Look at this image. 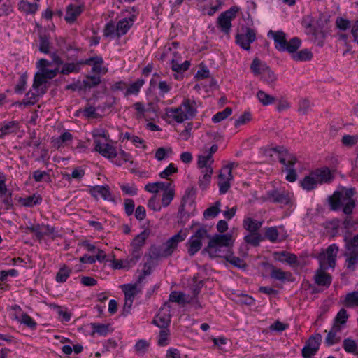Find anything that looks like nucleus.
Segmentation results:
<instances>
[{
	"label": "nucleus",
	"instance_id": "obj_1",
	"mask_svg": "<svg viewBox=\"0 0 358 358\" xmlns=\"http://www.w3.org/2000/svg\"><path fill=\"white\" fill-rule=\"evenodd\" d=\"M338 250V247L336 244H331L317 255L320 267L316 270L313 277L317 285L325 287L330 286L332 277L326 271L328 268L335 267Z\"/></svg>",
	"mask_w": 358,
	"mask_h": 358
},
{
	"label": "nucleus",
	"instance_id": "obj_2",
	"mask_svg": "<svg viewBox=\"0 0 358 358\" xmlns=\"http://www.w3.org/2000/svg\"><path fill=\"white\" fill-rule=\"evenodd\" d=\"M355 192V189L352 188L334 192L328 199L331 209L338 210L343 207V212L345 215L352 214L355 207V201L352 199Z\"/></svg>",
	"mask_w": 358,
	"mask_h": 358
},
{
	"label": "nucleus",
	"instance_id": "obj_3",
	"mask_svg": "<svg viewBox=\"0 0 358 358\" xmlns=\"http://www.w3.org/2000/svg\"><path fill=\"white\" fill-rule=\"evenodd\" d=\"M196 104L194 100L185 99L177 108H166L165 115L168 119L182 123L187 120L192 119L196 115Z\"/></svg>",
	"mask_w": 358,
	"mask_h": 358
},
{
	"label": "nucleus",
	"instance_id": "obj_4",
	"mask_svg": "<svg viewBox=\"0 0 358 358\" xmlns=\"http://www.w3.org/2000/svg\"><path fill=\"white\" fill-rule=\"evenodd\" d=\"M178 45L177 42H172L170 44L166 45L160 55L159 59L169 62L173 71L182 73L189 69L190 62L186 60L182 63H180L182 57L178 51Z\"/></svg>",
	"mask_w": 358,
	"mask_h": 358
},
{
	"label": "nucleus",
	"instance_id": "obj_5",
	"mask_svg": "<svg viewBox=\"0 0 358 358\" xmlns=\"http://www.w3.org/2000/svg\"><path fill=\"white\" fill-rule=\"evenodd\" d=\"M333 178L334 176L329 169L322 167L310 172L301 181V185L304 189L310 191L316 188L318 185L330 182Z\"/></svg>",
	"mask_w": 358,
	"mask_h": 358
},
{
	"label": "nucleus",
	"instance_id": "obj_6",
	"mask_svg": "<svg viewBox=\"0 0 358 358\" xmlns=\"http://www.w3.org/2000/svg\"><path fill=\"white\" fill-rule=\"evenodd\" d=\"M268 36L271 37L274 40L275 48L281 52H295L301 44V40L297 37H294L287 41L286 34L281 31H273L271 30L268 33Z\"/></svg>",
	"mask_w": 358,
	"mask_h": 358
},
{
	"label": "nucleus",
	"instance_id": "obj_7",
	"mask_svg": "<svg viewBox=\"0 0 358 358\" xmlns=\"http://www.w3.org/2000/svg\"><path fill=\"white\" fill-rule=\"evenodd\" d=\"M209 238L208 231L204 227H200L189 238L186 243L187 252L190 256L194 255L202 247V241Z\"/></svg>",
	"mask_w": 358,
	"mask_h": 358
},
{
	"label": "nucleus",
	"instance_id": "obj_8",
	"mask_svg": "<svg viewBox=\"0 0 358 358\" xmlns=\"http://www.w3.org/2000/svg\"><path fill=\"white\" fill-rule=\"evenodd\" d=\"M189 229L187 228L180 229L176 234L169 238L162 247L164 253L166 257L171 256L178 247L179 243L182 242L188 236Z\"/></svg>",
	"mask_w": 358,
	"mask_h": 358
},
{
	"label": "nucleus",
	"instance_id": "obj_9",
	"mask_svg": "<svg viewBox=\"0 0 358 358\" xmlns=\"http://www.w3.org/2000/svg\"><path fill=\"white\" fill-rule=\"evenodd\" d=\"M59 71V68L57 67L54 69H43L38 71L35 76L33 83V90L38 91L44 90L43 85L45 84L48 79L55 78Z\"/></svg>",
	"mask_w": 358,
	"mask_h": 358
},
{
	"label": "nucleus",
	"instance_id": "obj_10",
	"mask_svg": "<svg viewBox=\"0 0 358 358\" xmlns=\"http://www.w3.org/2000/svg\"><path fill=\"white\" fill-rule=\"evenodd\" d=\"M237 8L233 7L221 13L217 18V24L222 31L229 34L231 27V20L236 17Z\"/></svg>",
	"mask_w": 358,
	"mask_h": 358
},
{
	"label": "nucleus",
	"instance_id": "obj_11",
	"mask_svg": "<svg viewBox=\"0 0 358 358\" xmlns=\"http://www.w3.org/2000/svg\"><path fill=\"white\" fill-rule=\"evenodd\" d=\"M256 39L255 31L248 27L243 29V33L237 34L236 37V43L244 50L250 49V43Z\"/></svg>",
	"mask_w": 358,
	"mask_h": 358
},
{
	"label": "nucleus",
	"instance_id": "obj_12",
	"mask_svg": "<svg viewBox=\"0 0 358 358\" xmlns=\"http://www.w3.org/2000/svg\"><path fill=\"white\" fill-rule=\"evenodd\" d=\"M209 242H210L211 248H214L213 247L215 244L229 251L230 249L232 248L234 242L233 235L230 233H227L225 234H215V236L211 237L209 236Z\"/></svg>",
	"mask_w": 358,
	"mask_h": 358
},
{
	"label": "nucleus",
	"instance_id": "obj_13",
	"mask_svg": "<svg viewBox=\"0 0 358 358\" xmlns=\"http://www.w3.org/2000/svg\"><path fill=\"white\" fill-rule=\"evenodd\" d=\"M321 341L322 336L320 334L312 336L302 349L303 357L310 358L314 355L320 348Z\"/></svg>",
	"mask_w": 358,
	"mask_h": 358
},
{
	"label": "nucleus",
	"instance_id": "obj_14",
	"mask_svg": "<svg viewBox=\"0 0 358 358\" xmlns=\"http://www.w3.org/2000/svg\"><path fill=\"white\" fill-rule=\"evenodd\" d=\"M171 306L166 303L160 308L159 313L153 320V323L160 328H167L171 322Z\"/></svg>",
	"mask_w": 358,
	"mask_h": 358
},
{
	"label": "nucleus",
	"instance_id": "obj_15",
	"mask_svg": "<svg viewBox=\"0 0 358 358\" xmlns=\"http://www.w3.org/2000/svg\"><path fill=\"white\" fill-rule=\"evenodd\" d=\"M232 179L233 176L232 173H230V169L228 167H223L220 170L217 182L220 194H223L227 192L231 187L230 181Z\"/></svg>",
	"mask_w": 358,
	"mask_h": 358
},
{
	"label": "nucleus",
	"instance_id": "obj_16",
	"mask_svg": "<svg viewBox=\"0 0 358 358\" xmlns=\"http://www.w3.org/2000/svg\"><path fill=\"white\" fill-rule=\"evenodd\" d=\"M95 150L99 152L103 157L113 159L117 156L116 149L107 142H102L101 139L94 141Z\"/></svg>",
	"mask_w": 358,
	"mask_h": 358
},
{
	"label": "nucleus",
	"instance_id": "obj_17",
	"mask_svg": "<svg viewBox=\"0 0 358 358\" xmlns=\"http://www.w3.org/2000/svg\"><path fill=\"white\" fill-rule=\"evenodd\" d=\"M81 64L92 66V71L97 74H105L108 69L103 66V60L101 57H92L81 61Z\"/></svg>",
	"mask_w": 358,
	"mask_h": 358
},
{
	"label": "nucleus",
	"instance_id": "obj_18",
	"mask_svg": "<svg viewBox=\"0 0 358 358\" xmlns=\"http://www.w3.org/2000/svg\"><path fill=\"white\" fill-rule=\"evenodd\" d=\"M344 257L345 258V268L349 271H354L358 265V251L345 248Z\"/></svg>",
	"mask_w": 358,
	"mask_h": 358
},
{
	"label": "nucleus",
	"instance_id": "obj_19",
	"mask_svg": "<svg viewBox=\"0 0 358 358\" xmlns=\"http://www.w3.org/2000/svg\"><path fill=\"white\" fill-rule=\"evenodd\" d=\"M90 192L92 194V195L96 199L101 197L104 200H112V195L109 187L108 185H98L93 187L90 188Z\"/></svg>",
	"mask_w": 358,
	"mask_h": 358
},
{
	"label": "nucleus",
	"instance_id": "obj_20",
	"mask_svg": "<svg viewBox=\"0 0 358 358\" xmlns=\"http://www.w3.org/2000/svg\"><path fill=\"white\" fill-rule=\"evenodd\" d=\"M134 15L120 20L116 25V35L120 37L124 35L134 24Z\"/></svg>",
	"mask_w": 358,
	"mask_h": 358
},
{
	"label": "nucleus",
	"instance_id": "obj_21",
	"mask_svg": "<svg viewBox=\"0 0 358 358\" xmlns=\"http://www.w3.org/2000/svg\"><path fill=\"white\" fill-rule=\"evenodd\" d=\"M82 6H74L70 4L66 10L65 20L69 23H73L83 12Z\"/></svg>",
	"mask_w": 358,
	"mask_h": 358
},
{
	"label": "nucleus",
	"instance_id": "obj_22",
	"mask_svg": "<svg viewBox=\"0 0 358 358\" xmlns=\"http://www.w3.org/2000/svg\"><path fill=\"white\" fill-rule=\"evenodd\" d=\"M270 197L275 203L288 204L292 199V194L286 191H273L270 194Z\"/></svg>",
	"mask_w": 358,
	"mask_h": 358
},
{
	"label": "nucleus",
	"instance_id": "obj_23",
	"mask_svg": "<svg viewBox=\"0 0 358 358\" xmlns=\"http://www.w3.org/2000/svg\"><path fill=\"white\" fill-rule=\"evenodd\" d=\"M284 151L285 148L283 147L265 148L262 149L264 156L272 159L273 153L278 154L280 162L285 164L286 159L284 157Z\"/></svg>",
	"mask_w": 358,
	"mask_h": 358
},
{
	"label": "nucleus",
	"instance_id": "obj_24",
	"mask_svg": "<svg viewBox=\"0 0 358 358\" xmlns=\"http://www.w3.org/2000/svg\"><path fill=\"white\" fill-rule=\"evenodd\" d=\"M213 248H214L210 247V242H208V246L205 248V250L211 257H219L225 258L226 254H229L230 252L229 250H227L218 245L215 244Z\"/></svg>",
	"mask_w": 358,
	"mask_h": 358
},
{
	"label": "nucleus",
	"instance_id": "obj_25",
	"mask_svg": "<svg viewBox=\"0 0 358 358\" xmlns=\"http://www.w3.org/2000/svg\"><path fill=\"white\" fill-rule=\"evenodd\" d=\"M269 68L264 62L260 61L258 58H255L251 64L250 69L252 72L259 77Z\"/></svg>",
	"mask_w": 358,
	"mask_h": 358
},
{
	"label": "nucleus",
	"instance_id": "obj_26",
	"mask_svg": "<svg viewBox=\"0 0 358 358\" xmlns=\"http://www.w3.org/2000/svg\"><path fill=\"white\" fill-rule=\"evenodd\" d=\"M73 139V136L70 132H64L57 138H52V143L53 146L59 149L64 145H68L69 142H71Z\"/></svg>",
	"mask_w": 358,
	"mask_h": 358
},
{
	"label": "nucleus",
	"instance_id": "obj_27",
	"mask_svg": "<svg viewBox=\"0 0 358 358\" xmlns=\"http://www.w3.org/2000/svg\"><path fill=\"white\" fill-rule=\"evenodd\" d=\"M213 172V168H207L201 171V176L199 178V186L201 189H205L210 182L211 176Z\"/></svg>",
	"mask_w": 358,
	"mask_h": 358
},
{
	"label": "nucleus",
	"instance_id": "obj_28",
	"mask_svg": "<svg viewBox=\"0 0 358 358\" xmlns=\"http://www.w3.org/2000/svg\"><path fill=\"white\" fill-rule=\"evenodd\" d=\"M292 55V58L296 62L309 61L313 58V53L308 49H303L299 52H289Z\"/></svg>",
	"mask_w": 358,
	"mask_h": 358
},
{
	"label": "nucleus",
	"instance_id": "obj_29",
	"mask_svg": "<svg viewBox=\"0 0 358 358\" xmlns=\"http://www.w3.org/2000/svg\"><path fill=\"white\" fill-rule=\"evenodd\" d=\"M44 93L45 90H41L38 92L31 90L27 93L25 98L20 104L24 106L34 105L37 101L38 97Z\"/></svg>",
	"mask_w": 358,
	"mask_h": 358
},
{
	"label": "nucleus",
	"instance_id": "obj_30",
	"mask_svg": "<svg viewBox=\"0 0 358 358\" xmlns=\"http://www.w3.org/2000/svg\"><path fill=\"white\" fill-rule=\"evenodd\" d=\"M262 221H258L251 217L245 218L243 222L244 229L250 232H257L262 226Z\"/></svg>",
	"mask_w": 358,
	"mask_h": 358
},
{
	"label": "nucleus",
	"instance_id": "obj_31",
	"mask_svg": "<svg viewBox=\"0 0 358 358\" xmlns=\"http://www.w3.org/2000/svg\"><path fill=\"white\" fill-rule=\"evenodd\" d=\"M169 301L178 303L179 304L189 303L192 302V298L187 296L181 292H172L169 295Z\"/></svg>",
	"mask_w": 358,
	"mask_h": 358
},
{
	"label": "nucleus",
	"instance_id": "obj_32",
	"mask_svg": "<svg viewBox=\"0 0 358 358\" xmlns=\"http://www.w3.org/2000/svg\"><path fill=\"white\" fill-rule=\"evenodd\" d=\"M268 266L271 269V277L275 280L284 281L292 275L291 273L285 272L280 268H278L273 265L269 264Z\"/></svg>",
	"mask_w": 358,
	"mask_h": 358
},
{
	"label": "nucleus",
	"instance_id": "obj_33",
	"mask_svg": "<svg viewBox=\"0 0 358 358\" xmlns=\"http://www.w3.org/2000/svg\"><path fill=\"white\" fill-rule=\"evenodd\" d=\"M213 162V158L210 156V155H199L198 156L197 166L201 171L203 169H207L208 167L213 168L212 164Z\"/></svg>",
	"mask_w": 358,
	"mask_h": 358
},
{
	"label": "nucleus",
	"instance_id": "obj_34",
	"mask_svg": "<svg viewBox=\"0 0 358 358\" xmlns=\"http://www.w3.org/2000/svg\"><path fill=\"white\" fill-rule=\"evenodd\" d=\"M175 195L174 189L170 184L166 188L163 190L162 197V206L167 207L173 199Z\"/></svg>",
	"mask_w": 358,
	"mask_h": 358
},
{
	"label": "nucleus",
	"instance_id": "obj_35",
	"mask_svg": "<svg viewBox=\"0 0 358 358\" xmlns=\"http://www.w3.org/2000/svg\"><path fill=\"white\" fill-rule=\"evenodd\" d=\"M13 317L31 329H35L36 327V322L27 313H22L21 315L15 313Z\"/></svg>",
	"mask_w": 358,
	"mask_h": 358
},
{
	"label": "nucleus",
	"instance_id": "obj_36",
	"mask_svg": "<svg viewBox=\"0 0 358 358\" xmlns=\"http://www.w3.org/2000/svg\"><path fill=\"white\" fill-rule=\"evenodd\" d=\"M91 327L93 329L92 336L97 334L99 336H105L109 332L110 324H108L92 323Z\"/></svg>",
	"mask_w": 358,
	"mask_h": 358
},
{
	"label": "nucleus",
	"instance_id": "obj_37",
	"mask_svg": "<svg viewBox=\"0 0 358 358\" xmlns=\"http://www.w3.org/2000/svg\"><path fill=\"white\" fill-rule=\"evenodd\" d=\"M221 201H217L213 206H210L206 209L203 212V217L206 219L214 218L220 212Z\"/></svg>",
	"mask_w": 358,
	"mask_h": 358
},
{
	"label": "nucleus",
	"instance_id": "obj_38",
	"mask_svg": "<svg viewBox=\"0 0 358 358\" xmlns=\"http://www.w3.org/2000/svg\"><path fill=\"white\" fill-rule=\"evenodd\" d=\"M149 236V232L147 231H143L137 235L133 240L131 243L132 248H141L145 243L146 239Z\"/></svg>",
	"mask_w": 358,
	"mask_h": 358
},
{
	"label": "nucleus",
	"instance_id": "obj_39",
	"mask_svg": "<svg viewBox=\"0 0 358 358\" xmlns=\"http://www.w3.org/2000/svg\"><path fill=\"white\" fill-rule=\"evenodd\" d=\"M226 260L229 262L231 264L237 267L238 268L245 269L246 268V264L243 261V259L234 256L230 252L229 254H226L225 255Z\"/></svg>",
	"mask_w": 358,
	"mask_h": 358
},
{
	"label": "nucleus",
	"instance_id": "obj_40",
	"mask_svg": "<svg viewBox=\"0 0 358 358\" xmlns=\"http://www.w3.org/2000/svg\"><path fill=\"white\" fill-rule=\"evenodd\" d=\"M344 305L347 308H358V292L348 293L345 296Z\"/></svg>",
	"mask_w": 358,
	"mask_h": 358
},
{
	"label": "nucleus",
	"instance_id": "obj_41",
	"mask_svg": "<svg viewBox=\"0 0 358 358\" xmlns=\"http://www.w3.org/2000/svg\"><path fill=\"white\" fill-rule=\"evenodd\" d=\"M170 184H171L170 182H164L148 183L145 185V189L151 193H157L159 190L163 191Z\"/></svg>",
	"mask_w": 358,
	"mask_h": 358
},
{
	"label": "nucleus",
	"instance_id": "obj_42",
	"mask_svg": "<svg viewBox=\"0 0 358 358\" xmlns=\"http://www.w3.org/2000/svg\"><path fill=\"white\" fill-rule=\"evenodd\" d=\"M71 268L66 265L63 264L56 275V281L57 282H64L71 273Z\"/></svg>",
	"mask_w": 358,
	"mask_h": 358
},
{
	"label": "nucleus",
	"instance_id": "obj_43",
	"mask_svg": "<svg viewBox=\"0 0 358 358\" xmlns=\"http://www.w3.org/2000/svg\"><path fill=\"white\" fill-rule=\"evenodd\" d=\"M17 129V123L11 121L8 123L0 124V138L3 137L5 135L14 132Z\"/></svg>",
	"mask_w": 358,
	"mask_h": 358
},
{
	"label": "nucleus",
	"instance_id": "obj_44",
	"mask_svg": "<svg viewBox=\"0 0 358 358\" xmlns=\"http://www.w3.org/2000/svg\"><path fill=\"white\" fill-rule=\"evenodd\" d=\"M122 289L124 293V298L134 300L138 293L136 285H123Z\"/></svg>",
	"mask_w": 358,
	"mask_h": 358
},
{
	"label": "nucleus",
	"instance_id": "obj_45",
	"mask_svg": "<svg viewBox=\"0 0 358 358\" xmlns=\"http://www.w3.org/2000/svg\"><path fill=\"white\" fill-rule=\"evenodd\" d=\"M81 62L77 63H66L63 65L61 73L67 75L71 73H77L80 71Z\"/></svg>",
	"mask_w": 358,
	"mask_h": 358
},
{
	"label": "nucleus",
	"instance_id": "obj_46",
	"mask_svg": "<svg viewBox=\"0 0 358 358\" xmlns=\"http://www.w3.org/2000/svg\"><path fill=\"white\" fill-rule=\"evenodd\" d=\"M144 83L145 81L143 79H138L134 83L129 85L125 92V96H129L130 94H137Z\"/></svg>",
	"mask_w": 358,
	"mask_h": 358
},
{
	"label": "nucleus",
	"instance_id": "obj_47",
	"mask_svg": "<svg viewBox=\"0 0 358 358\" xmlns=\"http://www.w3.org/2000/svg\"><path fill=\"white\" fill-rule=\"evenodd\" d=\"M257 97L260 103L264 106H268L273 103L275 98L262 90H259L257 93Z\"/></svg>",
	"mask_w": 358,
	"mask_h": 358
},
{
	"label": "nucleus",
	"instance_id": "obj_48",
	"mask_svg": "<svg viewBox=\"0 0 358 358\" xmlns=\"http://www.w3.org/2000/svg\"><path fill=\"white\" fill-rule=\"evenodd\" d=\"M343 348L345 352L348 353L357 354V342L352 338H345L343 341Z\"/></svg>",
	"mask_w": 358,
	"mask_h": 358
},
{
	"label": "nucleus",
	"instance_id": "obj_49",
	"mask_svg": "<svg viewBox=\"0 0 358 358\" xmlns=\"http://www.w3.org/2000/svg\"><path fill=\"white\" fill-rule=\"evenodd\" d=\"M264 83L269 85H273L277 80V76L270 67L260 77Z\"/></svg>",
	"mask_w": 358,
	"mask_h": 358
},
{
	"label": "nucleus",
	"instance_id": "obj_50",
	"mask_svg": "<svg viewBox=\"0 0 358 358\" xmlns=\"http://www.w3.org/2000/svg\"><path fill=\"white\" fill-rule=\"evenodd\" d=\"M341 143L344 146L351 148L358 143V135H344L341 138Z\"/></svg>",
	"mask_w": 358,
	"mask_h": 358
},
{
	"label": "nucleus",
	"instance_id": "obj_51",
	"mask_svg": "<svg viewBox=\"0 0 358 358\" xmlns=\"http://www.w3.org/2000/svg\"><path fill=\"white\" fill-rule=\"evenodd\" d=\"M244 240L247 244H250L252 246L259 245L261 238L260 235L257 232H250L249 234L246 235Z\"/></svg>",
	"mask_w": 358,
	"mask_h": 358
},
{
	"label": "nucleus",
	"instance_id": "obj_52",
	"mask_svg": "<svg viewBox=\"0 0 358 358\" xmlns=\"http://www.w3.org/2000/svg\"><path fill=\"white\" fill-rule=\"evenodd\" d=\"M232 113V109L229 107H227L224 108V110L221 112L217 113L212 118V120L215 123L220 122L227 117H228L229 115H231Z\"/></svg>",
	"mask_w": 358,
	"mask_h": 358
},
{
	"label": "nucleus",
	"instance_id": "obj_53",
	"mask_svg": "<svg viewBox=\"0 0 358 358\" xmlns=\"http://www.w3.org/2000/svg\"><path fill=\"white\" fill-rule=\"evenodd\" d=\"M21 201L24 206L32 207L41 203V198L38 195L34 194L22 199Z\"/></svg>",
	"mask_w": 358,
	"mask_h": 358
},
{
	"label": "nucleus",
	"instance_id": "obj_54",
	"mask_svg": "<svg viewBox=\"0 0 358 358\" xmlns=\"http://www.w3.org/2000/svg\"><path fill=\"white\" fill-rule=\"evenodd\" d=\"M150 258L155 259L167 257L164 253L162 245L160 247L152 246L150 249Z\"/></svg>",
	"mask_w": 358,
	"mask_h": 358
},
{
	"label": "nucleus",
	"instance_id": "obj_55",
	"mask_svg": "<svg viewBox=\"0 0 358 358\" xmlns=\"http://www.w3.org/2000/svg\"><path fill=\"white\" fill-rule=\"evenodd\" d=\"M101 82V78L98 76H87L83 80V85L85 87L92 88L99 85Z\"/></svg>",
	"mask_w": 358,
	"mask_h": 358
},
{
	"label": "nucleus",
	"instance_id": "obj_56",
	"mask_svg": "<svg viewBox=\"0 0 358 358\" xmlns=\"http://www.w3.org/2000/svg\"><path fill=\"white\" fill-rule=\"evenodd\" d=\"M51 46L49 39L45 36H40L39 50L43 53H49L50 52Z\"/></svg>",
	"mask_w": 358,
	"mask_h": 358
},
{
	"label": "nucleus",
	"instance_id": "obj_57",
	"mask_svg": "<svg viewBox=\"0 0 358 358\" xmlns=\"http://www.w3.org/2000/svg\"><path fill=\"white\" fill-rule=\"evenodd\" d=\"M235 301L242 305L251 306L254 303V299L252 296L243 294L237 295Z\"/></svg>",
	"mask_w": 358,
	"mask_h": 358
},
{
	"label": "nucleus",
	"instance_id": "obj_58",
	"mask_svg": "<svg viewBox=\"0 0 358 358\" xmlns=\"http://www.w3.org/2000/svg\"><path fill=\"white\" fill-rule=\"evenodd\" d=\"M265 236L271 242L274 243L278 240L279 233L276 227H269L266 229Z\"/></svg>",
	"mask_w": 358,
	"mask_h": 358
},
{
	"label": "nucleus",
	"instance_id": "obj_59",
	"mask_svg": "<svg viewBox=\"0 0 358 358\" xmlns=\"http://www.w3.org/2000/svg\"><path fill=\"white\" fill-rule=\"evenodd\" d=\"M12 11V7L8 0H0V16L8 15Z\"/></svg>",
	"mask_w": 358,
	"mask_h": 358
},
{
	"label": "nucleus",
	"instance_id": "obj_60",
	"mask_svg": "<svg viewBox=\"0 0 358 358\" xmlns=\"http://www.w3.org/2000/svg\"><path fill=\"white\" fill-rule=\"evenodd\" d=\"M169 336V330L167 328H161L159 331L158 344L164 346L168 344V338Z\"/></svg>",
	"mask_w": 358,
	"mask_h": 358
},
{
	"label": "nucleus",
	"instance_id": "obj_61",
	"mask_svg": "<svg viewBox=\"0 0 358 358\" xmlns=\"http://www.w3.org/2000/svg\"><path fill=\"white\" fill-rule=\"evenodd\" d=\"M133 108L136 110L135 116L137 119H142L145 117L147 111L145 106L141 102H136L133 105Z\"/></svg>",
	"mask_w": 358,
	"mask_h": 358
},
{
	"label": "nucleus",
	"instance_id": "obj_62",
	"mask_svg": "<svg viewBox=\"0 0 358 358\" xmlns=\"http://www.w3.org/2000/svg\"><path fill=\"white\" fill-rule=\"evenodd\" d=\"M251 114L249 112L243 113L237 120L234 122L236 127H238L240 125L245 124L251 120Z\"/></svg>",
	"mask_w": 358,
	"mask_h": 358
},
{
	"label": "nucleus",
	"instance_id": "obj_63",
	"mask_svg": "<svg viewBox=\"0 0 358 358\" xmlns=\"http://www.w3.org/2000/svg\"><path fill=\"white\" fill-rule=\"evenodd\" d=\"M82 113L87 118H97L99 116L96 113V108L92 106H86Z\"/></svg>",
	"mask_w": 358,
	"mask_h": 358
},
{
	"label": "nucleus",
	"instance_id": "obj_64",
	"mask_svg": "<svg viewBox=\"0 0 358 358\" xmlns=\"http://www.w3.org/2000/svg\"><path fill=\"white\" fill-rule=\"evenodd\" d=\"M345 248L358 251V234L350 239L345 238Z\"/></svg>",
	"mask_w": 358,
	"mask_h": 358
}]
</instances>
